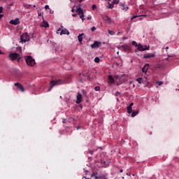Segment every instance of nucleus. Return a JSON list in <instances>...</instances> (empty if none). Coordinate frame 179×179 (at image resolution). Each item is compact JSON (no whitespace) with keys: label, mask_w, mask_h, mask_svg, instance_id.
<instances>
[{"label":"nucleus","mask_w":179,"mask_h":179,"mask_svg":"<svg viewBox=\"0 0 179 179\" xmlns=\"http://www.w3.org/2000/svg\"><path fill=\"white\" fill-rule=\"evenodd\" d=\"M87 20H90V19H92V17H87Z\"/></svg>","instance_id":"nucleus-48"},{"label":"nucleus","mask_w":179,"mask_h":179,"mask_svg":"<svg viewBox=\"0 0 179 179\" xmlns=\"http://www.w3.org/2000/svg\"><path fill=\"white\" fill-rule=\"evenodd\" d=\"M101 163L102 164H106V161H101Z\"/></svg>","instance_id":"nucleus-46"},{"label":"nucleus","mask_w":179,"mask_h":179,"mask_svg":"<svg viewBox=\"0 0 179 179\" xmlns=\"http://www.w3.org/2000/svg\"><path fill=\"white\" fill-rule=\"evenodd\" d=\"M62 34H66L67 36H69V31H68L66 29H63L60 32V35L62 36Z\"/></svg>","instance_id":"nucleus-16"},{"label":"nucleus","mask_w":179,"mask_h":179,"mask_svg":"<svg viewBox=\"0 0 179 179\" xmlns=\"http://www.w3.org/2000/svg\"><path fill=\"white\" fill-rule=\"evenodd\" d=\"M108 8L109 9H113V8H114V5L113 4H111V3H109V6H108Z\"/></svg>","instance_id":"nucleus-30"},{"label":"nucleus","mask_w":179,"mask_h":179,"mask_svg":"<svg viewBox=\"0 0 179 179\" xmlns=\"http://www.w3.org/2000/svg\"><path fill=\"white\" fill-rule=\"evenodd\" d=\"M120 3V0H113V3Z\"/></svg>","instance_id":"nucleus-32"},{"label":"nucleus","mask_w":179,"mask_h":179,"mask_svg":"<svg viewBox=\"0 0 179 179\" xmlns=\"http://www.w3.org/2000/svg\"><path fill=\"white\" fill-rule=\"evenodd\" d=\"M150 49V46L142 45V44L141 43H139L137 47V50H138V51H146V50H149Z\"/></svg>","instance_id":"nucleus-6"},{"label":"nucleus","mask_w":179,"mask_h":179,"mask_svg":"<svg viewBox=\"0 0 179 179\" xmlns=\"http://www.w3.org/2000/svg\"><path fill=\"white\" fill-rule=\"evenodd\" d=\"M166 51H167V50H169V46H167V47L166 48Z\"/></svg>","instance_id":"nucleus-50"},{"label":"nucleus","mask_w":179,"mask_h":179,"mask_svg":"<svg viewBox=\"0 0 179 179\" xmlns=\"http://www.w3.org/2000/svg\"><path fill=\"white\" fill-rule=\"evenodd\" d=\"M73 17H76L78 16V14H72Z\"/></svg>","instance_id":"nucleus-43"},{"label":"nucleus","mask_w":179,"mask_h":179,"mask_svg":"<svg viewBox=\"0 0 179 179\" xmlns=\"http://www.w3.org/2000/svg\"><path fill=\"white\" fill-rule=\"evenodd\" d=\"M71 1L72 2L73 1H72V0H71Z\"/></svg>","instance_id":"nucleus-60"},{"label":"nucleus","mask_w":179,"mask_h":179,"mask_svg":"<svg viewBox=\"0 0 179 179\" xmlns=\"http://www.w3.org/2000/svg\"><path fill=\"white\" fill-rule=\"evenodd\" d=\"M2 17H3V15L0 14V19H2Z\"/></svg>","instance_id":"nucleus-47"},{"label":"nucleus","mask_w":179,"mask_h":179,"mask_svg":"<svg viewBox=\"0 0 179 179\" xmlns=\"http://www.w3.org/2000/svg\"><path fill=\"white\" fill-rule=\"evenodd\" d=\"M154 68L158 69H163V68H164V65H163L162 64H157L154 66Z\"/></svg>","instance_id":"nucleus-18"},{"label":"nucleus","mask_w":179,"mask_h":179,"mask_svg":"<svg viewBox=\"0 0 179 179\" xmlns=\"http://www.w3.org/2000/svg\"><path fill=\"white\" fill-rule=\"evenodd\" d=\"M38 16H41V13H38Z\"/></svg>","instance_id":"nucleus-53"},{"label":"nucleus","mask_w":179,"mask_h":179,"mask_svg":"<svg viewBox=\"0 0 179 179\" xmlns=\"http://www.w3.org/2000/svg\"><path fill=\"white\" fill-rule=\"evenodd\" d=\"M45 9L46 10H48V9H50V6H48V5L45 6Z\"/></svg>","instance_id":"nucleus-36"},{"label":"nucleus","mask_w":179,"mask_h":179,"mask_svg":"<svg viewBox=\"0 0 179 179\" xmlns=\"http://www.w3.org/2000/svg\"><path fill=\"white\" fill-rule=\"evenodd\" d=\"M3 54H5V53H4L3 52H2V51L0 50V55H3Z\"/></svg>","instance_id":"nucleus-45"},{"label":"nucleus","mask_w":179,"mask_h":179,"mask_svg":"<svg viewBox=\"0 0 179 179\" xmlns=\"http://www.w3.org/2000/svg\"><path fill=\"white\" fill-rule=\"evenodd\" d=\"M108 33L110 36H114V34H115V32H114L113 31H111L110 29H108Z\"/></svg>","instance_id":"nucleus-27"},{"label":"nucleus","mask_w":179,"mask_h":179,"mask_svg":"<svg viewBox=\"0 0 179 179\" xmlns=\"http://www.w3.org/2000/svg\"><path fill=\"white\" fill-rule=\"evenodd\" d=\"M131 44H132V45H135V47H138V43H136V41H132Z\"/></svg>","instance_id":"nucleus-29"},{"label":"nucleus","mask_w":179,"mask_h":179,"mask_svg":"<svg viewBox=\"0 0 179 179\" xmlns=\"http://www.w3.org/2000/svg\"><path fill=\"white\" fill-rule=\"evenodd\" d=\"M83 37H85V34H81L78 35V38L79 43H82V41H83Z\"/></svg>","instance_id":"nucleus-19"},{"label":"nucleus","mask_w":179,"mask_h":179,"mask_svg":"<svg viewBox=\"0 0 179 179\" xmlns=\"http://www.w3.org/2000/svg\"><path fill=\"white\" fill-rule=\"evenodd\" d=\"M138 16L137 15H134L132 17H131V20H134V19H136V17H138Z\"/></svg>","instance_id":"nucleus-38"},{"label":"nucleus","mask_w":179,"mask_h":179,"mask_svg":"<svg viewBox=\"0 0 179 179\" xmlns=\"http://www.w3.org/2000/svg\"><path fill=\"white\" fill-rule=\"evenodd\" d=\"M166 61H169V57L165 59Z\"/></svg>","instance_id":"nucleus-52"},{"label":"nucleus","mask_w":179,"mask_h":179,"mask_svg":"<svg viewBox=\"0 0 179 179\" xmlns=\"http://www.w3.org/2000/svg\"><path fill=\"white\" fill-rule=\"evenodd\" d=\"M122 171H123V170H122V169H121V170H120V173H122Z\"/></svg>","instance_id":"nucleus-54"},{"label":"nucleus","mask_w":179,"mask_h":179,"mask_svg":"<svg viewBox=\"0 0 179 179\" xmlns=\"http://www.w3.org/2000/svg\"><path fill=\"white\" fill-rule=\"evenodd\" d=\"M9 58L10 59H11V61H17V62H19V61H20V55L17 54L16 52L14 53H11L9 55Z\"/></svg>","instance_id":"nucleus-4"},{"label":"nucleus","mask_w":179,"mask_h":179,"mask_svg":"<svg viewBox=\"0 0 179 179\" xmlns=\"http://www.w3.org/2000/svg\"><path fill=\"white\" fill-rule=\"evenodd\" d=\"M114 78H113V76H108V83H114Z\"/></svg>","instance_id":"nucleus-20"},{"label":"nucleus","mask_w":179,"mask_h":179,"mask_svg":"<svg viewBox=\"0 0 179 179\" xmlns=\"http://www.w3.org/2000/svg\"><path fill=\"white\" fill-rule=\"evenodd\" d=\"M159 86H162L163 85V81L157 82Z\"/></svg>","instance_id":"nucleus-35"},{"label":"nucleus","mask_w":179,"mask_h":179,"mask_svg":"<svg viewBox=\"0 0 179 179\" xmlns=\"http://www.w3.org/2000/svg\"><path fill=\"white\" fill-rule=\"evenodd\" d=\"M10 24H14V26H16V25L20 24V21L19 18H16L15 20H11L10 21Z\"/></svg>","instance_id":"nucleus-10"},{"label":"nucleus","mask_w":179,"mask_h":179,"mask_svg":"<svg viewBox=\"0 0 179 179\" xmlns=\"http://www.w3.org/2000/svg\"><path fill=\"white\" fill-rule=\"evenodd\" d=\"M103 19L106 23L111 24V18H110V17L105 15L103 17Z\"/></svg>","instance_id":"nucleus-13"},{"label":"nucleus","mask_w":179,"mask_h":179,"mask_svg":"<svg viewBox=\"0 0 179 179\" xmlns=\"http://www.w3.org/2000/svg\"><path fill=\"white\" fill-rule=\"evenodd\" d=\"M41 26L42 27H49V24H48V22H43L41 23Z\"/></svg>","instance_id":"nucleus-22"},{"label":"nucleus","mask_w":179,"mask_h":179,"mask_svg":"<svg viewBox=\"0 0 179 179\" xmlns=\"http://www.w3.org/2000/svg\"><path fill=\"white\" fill-rule=\"evenodd\" d=\"M14 85L16 86L17 87H18V89L20 90V92H24L25 90L24 87H23V85H22V84L19 83H14Z\"/></svg>","instance_id":"nucleus-8"},{"label":"nucleus","mask_w":179,"mask_h":179,"mask_svg":"<svg viewBox=\"0 0 179 179\" xmlns=\"http://www.w3.org/2000/svg\"><path fill=\"white\" fill-rule=\"evenodd\" d=\"M127 176H131V174L127 173Z\"/></svg>","instance_id":"nucleus-55"},{"label":"nucleus","mask_w":179,"mask_h":179,"mask_svg":"<svg viewBox=\"0 0 179 179\" xmlns=\"http://www.w3.org/2000/svg\"><path fill=\"white\" fill-rule=\"evenodd\" d=\"M61 31H62L61 29H59L57 30V34H59V33H61Z\"/></svg>","instance_id":"nucleus-44"},{"label":"nucleus","mask_w":179,"mask_h":179,"mask_svg":"<svg viewBox=\"0 0 179 179\" xmlns=\"http://www.w3.org/2000/svg\"><path fill=\"white\" fill-rule=\"evenodd\" d=\"M80 103H82V94H78L77 95L76 103H77V104H80Z\"/></svg>","instance_id":"nucleus-15"},{"label":"nucleus","mask_w":179,"mask_h":179,"mask_svg":"<svg viewBox=\"0 0 179 179\" xmlns=\"http://www.w3.org/2000/svg\"><path fill=\"white\" fill-rule=\"evenodd\" d=\"M65 84V81L61 80V79H58V80H52L50 83V87L48 89V92H51V90H52V87H54V86H58L59 85H64Z\"/></svg>","instance_id":"nucleus-1"},{"label":"nucleus","mask_w":179,"mask_h":179,"mask_svg":"<svg viewBox=\"0 0 179 179\" xmlns=\"http://www.w3.org/2000/svg\"><path fill=\"white\" fill-rule=\"evenodd\" d=\"M120 6H121V9H122V10H127V9H129L128 6L125 5V3H120Z\"/></svg>","instance_id":"nucleus-14"},{"label":"nucleus","mask_w":179,"mask_h":179,"mask_svg":"<svg viewBox=\"0 0 179 179\" xmlns=\"http://www.w3.org/2000/svg\"><path fill=\"white\" fill-rule=\"evenodd\" d=\"M91 30L92 31H94L96 30V27H92Z\"/></svg>","instance_id":"nucleus-40"},{"label":"nucleus","mask_w":179,"mask_h":179,"mask_svg":"<svg viewBox=\"0 0 179 179\" xmlns=\"http://www.w3.org/2000/svg\"><path fill=\"white\" fill-rule=\"evenodd\" d=\"M71 12H73V13L75 12V9L72 8Z\"/></svg>","instance_id":"nucleus-49"},{"label":"nucleus","mask_w":179,"mask_h":179,"mask_svg":"<svg viewBox=\"0 0 179 179\" xmlns=\"http://www.w3.org/2000/svg\"><path fill=\"white\" fill-rule=\"evenodd\" d=\"M121 49L123 50V51H131V47L128 45H123L121 46Z\"/></svg>","instance_id":"nucleus-12"},{"label":"nucleus","mask_w":179,"mask_h":179,"mask_svg":"<svg viewBox=\"0 0 179 179\" xmlns=\"http://www.w3.org/2000/svg\"><path fill=\"white\" fill-rule=\"evenodd\" d=\"M120 92H117L115 93L116 97H118V96H120Z\"/></svg>","instance_id":"nucleus-39"},{"label":"nucleus","mask_w":179,"mask_h":179,"mask_svg":"<svg viewBox=\"0 0 179 179\" xmlns=\"http://www.w3.org/2000/svg\"><path fill=\"white\" fill-rule=\"evenodd\" d=\"M105 1H108L110 2V1H111V0H105Z\"/></svg>","instance_id":"nucleus-56"},{"label":"nucleus","mask_w":179,"mask_h":179,"mask_svg":"<svg viewBox=\"0 0 179 179\" xmlns=\"http://www.w3.org/2000/svg\"><path fill=\"white\" fill-rule=\"evenodd\" d=\"M76 12L78 15H79L80 19H82L83 22H85V14L83 13V9L80 8V5H79V7L76 9Z\"/></svg>","instance_id":"nucleus-5"},{"label":"nucleus","mask_w":179,"mask_h":179,"mask_svg":"<svg viewBox=\"0 0 179 179\" xmlns=\"http://www.w3.org/2000/svg\"><path fill=\"white\" fill-rule=\"evenodd\" d=\"M3 1H6V0H3Z\"/></svg>","instance_id":"nucleus-61"},{"label":"nucleus","mask_w":179,"mask_h":179,"mask_svg":"<svg viewBox=\"0 0 179 179\" xmlns=\"http://www.w3.org/2000/svg\"><path fill=\"white\" fill-rule=\"evenodd\" d=\"M94 62H96V64H99V62H100V58H99V57H95V59H94Z\"/></svg>","instance_id":"nucleus-28"},{"label":"nucleus","mask_w":179,"mask_h":179,"mask_svg":"<svg viewBox=\"0 0 179 179\" xmlns=\"http://www.w3.org/2000/svg\"><path fill=\"white\" fill-rule=\"evenodd\" d=\"M125 38H123V40H125Z\"/></svg>","instance_id":"nucleus-58"},{"label":"nucleus","mask_w":179,"mask_h":179,"mask_svg":"<svg viewBox=\"0 0 179 179\" xmlns=\"http://www.w3.org/2000/svg\"><path fill=\"white\" fill-rule=\"evenodd\" d=\"M62 123L63 124H66V119H63L62 120Z\"/></svg>","instance_id":"nucleus-41"},{"label":"nucleus","mask_w":179,"mask_h":179,"mask_svg":"<svg viewBox=\"0 0 179 179\" xmlns=\"http://www.w3.org/2000/svg\"><path fill=\"white\" fill-rule=\"evenodd\" d=\"M24 7L26 8L27 9H30V8L31 7V4L24 3Z\"/></svg>","instance_id":"nucleus-26"},{"label":"nucleus","mask_w":179,"mask_h":179,"mask_svg":"<svg viewBox=\"0 0 179 179\" xmlns=\"http://www.w3.org/2000/svg\"><path fill=\"white\" fill-rule=\"evenodd\" d=\"M91 178H94V179H107V178H106V176H101V175H99V174H97L96 173H94L91 176Z\"/></svg>","instance_id":"nucleus-7"},{"label":"nucleus","mask_w":179,"mask_h":179,"mask_svg":"<svg viewBox=\"0 0 179 179\" xmlns=\"http://www.w3.org/2000/svg\"><path fill=\"white\" fill-rule=\"evenodd\" d=\"M30 40V36L25 32L20 36V43H27Z\"/></svg>","instance_id":"nucleus-3"},{"label":"nucleus","mask_w":179,"mask_h":179,"mask_svg":"<svg viewBox=\"0 0 179 179\" xmlns=\"http://www.w3.org/2000/svg\"><path fill=\"white\" fill-rule=\"evenodd\" d=\"M34 8H36V5H34Z\"/></svg>","instance_id":"nucleus-57"},{"label":"nucleus","mask_w":179,"mask_h":179,"mask_svg":"<svg viewBox=\"0 0 179 179\" xmlns=\"http://www.w3.org/2000/svg\"><path fill=\"white\" fill-rule=\"evenodd\" d=\"M148 69H149V64H145L143 67L142 72H143L144 73H146L148 72Z\"/></svg>","instance_id":"nucleus-17"},{"label":"nucleus","mask_w":179,"mask_h":179,"mask_svg":"<svg viewBox=\"0 0 179 179\" xmlns=\"http://www.w3.org/2000/svg\"><path fill=\"white\" fill-rule=\"evenodd\" d=\"M133 106H134V102H131V103H130V105L129 106V107H131V108H132Z\"/></svg>","instance_id":"nucleus-42"},{"label":"nucleus","mask_w":179,"mask_h":179,"mask_svg":"<svg viewBox=\"0 0 179 179\" xmlns=\"http://www.w3.org/2000/svg\"><path fill=\"white\" fill-rule=\"evenodd\" d=\"M94 90H95L96 92L100 91V87H99V86L95 87H94Z\"/></svg>","instance_id":"nucleus-31"},{"label":"nucleus","mask_w":179,"mask_h":179,"mask_svg":"<svg viewBox=\"0 0 179 179\" xmlns=\"http://www.w3.org/2000/svg\"><path fill=\"white\" fill-rule=\"evenodd\" d=\"M77 129H80V127H77Z\"/></svg>","instance_id":"nucleus-51"},{"label":"nucleus","mask_w":179,"mask_h":179,"mask_svg":"<svg viewBox=\"0 0 179 179\" xmlns=\"http://www.w3.org/2000/svg\"><path fill=\"white\" fill-rule=\"evenodd\" d=\"M26 63L29 66H34L36 65V60L33 59L31 56H27L25 57Z\"/></svg>","instance_id":"nucleus-2"},{"label":"nucleus","mask_w":179,"mask_h":179,"mask_svg":"<svg viewBox=\"0 0 179 179\" xmlns=\"http://www.w3.org/2000/svg\"><path fill=\"white\" fill-rule=\"evenodd\" d=\"M0 13H3V7L0 6Z\"/></svg>","instance_id":"nucleus-33"},{"label":"nucleus","mask_w":179,"mask_h":179,"mask_svg":"<svg viewBox=\"0 0 179 179\" xmlns=\"http://www.w3.org/2000/svg\"><path fill=\"white\" fill-rule=\"evenodd\" d=\"M127 113L128 114H131L132 113V107L131 106L127 107Z\"/></svg>","instance_id":"nucleus-25"},{"label":"nucleus","mask_w":179,"mask_h":179,"mask_svg":"<svg viewBox=\"0 0 179 179\" xmlns=\"http://www.w3.org/2000/svg\"><path fill=\"white\" fill-rule=\"evenodd\" d=\"M136 82H138V83H143V79L142 78H138L136 79Z\"/></svg>","instance_id":"nucleus-24"},{"label":"nucleus","mask_w":179,"mask_h":179,"mask_svg":"<svg viewBox=\"0 0 179 179\" xmlns=\"http://www.w3.org/2000/svg\"><path fill=\"white\" fill-rule=\"evenodd\" d=\"M154 57H156V55L155 53H148L143 56V59H148L149 58H154Z\"/></svg>","instance_id":"nucleus-9"},{"label":"nucleus","mask_w":179,"mask_h":179,"mask_svg":"<svg viewBox=\"0 0 179 179\" xmlns=\"http://www.w3.org/2000/svg\"><path fill=\"white\" fill-rule=\"evenodd\" d=\"M116 78H118V76H117Z\"/></svg>","instance_id":"nucleus-59"},{"label":"nucleus","mask_w":179,"mask_h":179,"mask_svg":"<svg viewBox=\"0 0 179 179\" xmlns=\"http://www.w3.org/2000/svg\"><path fill=\"white\" fill-rule=\"evenodd\" d=\"M79 76H80V79H79V82H81V83H83V78H82V76H85V74L84 73H80L79 74Z\"/></svg>","instance_id":"nucleus-23"},{"label":"nucleus","mask_w":179,"mask_h":179,"mask_svg":"<svg viewBox=\"0 0 179 179\" xmlns=\"http://www.w3.org/2000/svg\"><path fill=\"white\" fill-rule=\"evenodd\" d=\"M88 153H90V155H93V153H94V151H93L92 150H89Z\"/></svg>","instance_id":"nucleus-34"},{"label":"nucleus","mask_w":179,"mask_h":179,"mask_svg":"<svg viewBox=\"0 0 179 179\" xmlns=\"http://www.w3.org/2000/svg\"><path fill=\"white\" fill-rule=\"evenodd\" d=\"M100 45H101V42H99V41H94V43L92 45H91V48H99V47H100Z\"/></svg>","instance_id":"nucleus-11"},{"label":"nucleus","mask_w":179,"mask_h":179,"mask_svg":"<svg viewBox=\"0 0 179 179\" xmlns=\"http://www.w3.org/2000/svg\"><path fill=\"white\" fill-rule=\"evenodd\" d=\"M139 114V110L131 112V117H136Z\"/></svg>","instance_id":"nucleus-21"},{"label":"nucleus","mask_w":179,"mask_h":179,"mask_svg":"<svg viewBox=\"0 0 179 179\" xmlns=\"http://www.w3.org/2000/svg\"><path fill=\"white\" fill-rule=\"evenodd\" d=\"M96 8H97V6H96V4H94L92 6V10H94V9H96Z\"/></svg>","instance_id":"nucleus-37"}]
</instances>
